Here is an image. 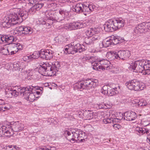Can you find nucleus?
I'll use <instances>...</instances> for the list:
<instances>
[{
    "label": "nucleus",
    "mask_w": 150,
    "mask_h": 150,
    "mask_svg": "<svg viewBox=\"0 0 150 150\" xmlns=\"http://www.w3.org/2000/svg\"><path fill=\"white\" fill-rule=\"evenodd\" d=\"M65 134L67 139L72 143L75 142H83L86 137L84 132L78 129H72L66 131L65 132Z\"/></svg>",
    "instance_id": "f257e3e1"
},
{
    "label": "nucleus",
    "mask_w": 150,
    "mask_h": 150,
    "mask_svg": "<svg viewBox=\"0 0 150 150\" xmlns=\"http://www.w3.org/2000/svg\"><path fill=\"white\" fill-rule=\"evenodd\" d=\"M98 84L97 80L88 79L84 81H79L74 84V86L75 89L80 91L83 89L92 90Z\"/></svg>",
    "instance_id": "f03ea898"
},
{
    "label": "nucleus",
    "mask_w": 150,
    "mask_h": 150,
    "mask_svg": "<svg viewBox=\"0 0 150 150\" xmlns=\"http://www.w3.org/2000/svg\"><path fill=\"white\" fill-rule=\"evenodd\" d=\"M73 7V11L78 13H83L85 15L87 16L94 11L96 6L92 4H83L81 3H79L74 6Z\"/></svg>",
    "instance_id": "7ed1b4c3"
},
{
    "label": "nucleus",
    "mask_w": 150,
    "mask_h": 150,
    "mask_svg": "<svg viewBox=\"0 0 150 150\" xmlns=\"http://www.w3.org/2000/svg\"><path fill=\"white\" fill-rule=\"evenodd\" d=\"M99 31L95 28H89L86 30V33L90 37H85L84 39V42L87 45H92L96 43L100 38L98 35Z\"/></svg>",
    "instance_id": "20e7f679"
},
{
    "label": "nucleus",
    "mask_w": 150,
    "mask_h": 150,
    "mask_svg": "<svg viewBox=\"0 0 150 150\" xmlns=\"http://www.w3.org/2000/svg\"><path fill=\"white\" fill-rule=\"evenodd\" d=\"M16 14H12L9 17L4 18L1 25L4 28H9L10 26L21 23V21L17 18V15Z\"/></svg>",
    "instance_id": "39448f33"
},
{
    "label": "nucleus",
    "mask_w": 150,
    "mask_h": 150,
    "mask_svg": "<svg viewBox=\"0 0 150 150\" xmlns=\"http://www.w3.org/2000/svg\"><path fill=\"white\" fill-rule=\"evenodd\" d=\"M16 14H12L9 17L4 18L1 25L4 28H9L10 26L21 23V21L17 18V15Z\"/></svg>",
    "instance_id": "423d86ee"
},
{
    "label": "nucleus",
    "mask_w": 150,
    "mask_h": 150,
    "mask_svg": "<svg viewBox=\"0 0 150 150\" xmlns=\"http://www.w3.org/2000/svg\"><path fill=\"white\" fill-rule=\"evenodd\" d=\"M33 88L32 86H28L26 87L22 88L19 92L21 94H23L24 98L27 100L33 102L35 100V93L34 94L31 93Z\"/></svg>",
    "instance_id": "0eeeda50"
},
{
    "label": "nucleus",
    "mask_w": 150,
    "mask_h": 150,
    "mask_svg": "<svg viewBox=\"0 0 150 150\" xmlns=\"http://www.w3.org/2000/svg\"><path fill=\"white\" fill-rule=\"evenodd\" d=\"M48 16L50 19L49 23H47L49 25H52L54 23L64 21V11L60 10L59 13H55L54 14L51 13L50 15L49 14Z\"/></svg>",
    "instance_id": "6e6552de"
},
{
    "label": "nucleus",
    "mask_w": 150,
    "mask_h": 150,
    "mask_svg": "<svg viewBox=\"0 0 150 150\" xmlns=\"http://www.w3.org/2000/svg\"><path fill=\"white\" fill-rule=\"evenodd\" d=\"M144 59L140 61H137L132 63L130 65V67L133 69L134 71L137 72H140L143 74L144 70Z\"/></svg>",
    "instance_id": "1a4fd4ad"
},
{
    "label": "nucleus",
    "mask_w": 150,
    "mask_h": 150,
    "mask_svg": "<svg viewBox=\"0 0 150 150\" xmlns=\"http://www.w3.org/2000/svg\"><path fill=\"white\" fill-rule=\"evenodd\" d=\"M101 92L105 95L112 96L118 93L117 88H112L108 85L104 86L100 90Z\"/></svg>",
    "instance_id": "9d476101"
},
{
    "label": "nucleus",
    "mask_w": 150,
    "mask_h": 150,
    "mask_svg": "<svg viewBox=\"0 0 150 150\" xmlns=\"http://www.w3.org/2000/svg\"><path fill=\"white\" fill-rule=\"evenodd\" d=\"M120 115H121V118H117L119 120H126L127 121H132L134 120L137 117V115L136 113L132 111L127 112L123 114L122 113H120Z\"/></svg>",
    "instance_id": "9b49d317"
},
{
    "label": "nucleus",
    "mask_w": 150,
    "mask_h": 150,
    "mask_svg": "<svg viewBox=\"0 0 150 150\" xmlns=\"http://www.w3.org/2000/svg\"><path fill=\"white\" fill-rule=\"evenodd\" d=\"M66 29L70 30H75L78 28H80L85 27L86 24L85 22H74L70 23L66 25Z\"/></svg>",
    "instance_id": "f8f14e48"
},
{
    "label": "nucleus",
    "mask_w": 150,
    "mask_h": 150,
    "mask_svg": "<svg viewBox=\"0 0 150 150\" xmlns=\"http://www.w3.org/2000/svg\"><path fill=\"white\" fill-rule=\"evenodd\" d=\"M54 52L50 50H41L40 51V57L43 59L50 60L53 56Z\"/></svg>",
    "instance_id": "ddd939ff"
},
{
    "label": "nucleus",
    "mask_w": 150,
    "mask_h": 150,
    "mask_svg": "<svg viewBox=\"0 0 150 150\" xmlns=\"http://www.w3.org/2000/svg\"><path fill=\"white\" fill-rule=\"evenodd\" d=\"M13 12V15L16 14L17 18L21 21V22L22 21L25 20L28 16V13L27 11H20V9L18 8H14Z\"/></svg>",
    "instance_id": "4468645a"
},
{
    "label": "nucleus",
    "mask_w": 150,
    "mask_h": 150,
    "mask_svg": "<svg viewBox=\"0 0 150 150\" xmlns=\"http://www.w3.org/2000/svg\"><path fill=\"white\" fill-rule=\"evenodd\" d=\"M22 46L19 43H13L8 45V49L10 55H13L16 53L18 51L22 49Z\"/></svg>",
    "instance_id": "2eb2a0df"
},
{
    "label": "nucleus",
    "mask_w": 150,
    "mask_h": 150,
    "mask_svg": "<svg viewBox=\"0 0 150 150\" xmlns=\"http://www.w3.org/2000/svg\"><path fill=\"white\" fill-rule=\"evenodd\" d=\"M113 19H110L104 25V30L107 32H112L116 30Z\"/></svg>",
    "instance_id": "dca6fc26"
},
{
    "label": "nucleus",
    "mask_w": 150,
    "mask_h": 150,
    "mask_svg": "<svg viewBox=\"0 0 150 150\" xmlns=\"http://www.w3.org/2000/svg\"><path fill=\"white\" fill-rule=\"evenodd\" d=\"M146 23H143L138 25L135 27L134 31L135 33L139 35L148 31Z\"/></svg>",
    "instance_id": "f3484780"
},
{
    "label": "nucleus",
    "mask_w": 150,
    "mask_h": 150,
    "mask_svg": "<svg viewBox=\"0 0 150 150\" xmlns=\"http://www.w3.org/2000/svg\"><path fill=\"white\" fill-rule=\"evenodd\" d=\"M10 128L9 130L11 129V131L15 132H20L23 130L24 128L23 124L18 122H15L13 124H11V126L9 127Z\"/></svg>",
    "instance_id": "a211bd4d"
},
{
    "label": "nucleus",
    "mask_w": 150,
    "mask_h": 150,
    "mask_svg": "<svg viewBox=\"0 0 150 150\" xmlns=\"http://www.w3.org/2000/svg\"><path fill=\"white\" fill-rule=\"evenodd\" d=\"M98 63H97V62L96 61H94L92 63L93 69L100 71V70H99V69H101L102 70H109L112 68V66H110V65L106 64L105 65H98Z\"/></svg>",
    "instance_id": "6ab92c4d"
},
{
    "label": "nucleus",
    "mask_w": 150,
    "mask_h": 150,
    "mask_svg": "<svg viewBox=\"0 0 150 150\" xmlns=\"http://www.w3.org/2000/svg\"><path fill=\"white\" fill-rule=\"evenodd\" d=\"M130 56V54L129 51H120L116 52V59H122L123 60L129 58Z\"/></svg>",
    "instance_id": "aec40b11"
},
{
    "label": "nucleus",
    "mask_w": 150,
    "mask_h": 150,
    "mask_svg": "<svg viewBox=\"0 0 150 150\" xmlns=\"http://www.w3.org/2000/svg\"><path fill=\"white\" fill-rule=\"evenodd\" d=\"M114 26L116 30L122 28L125 25V21L122 18H117L113 19Z\"/></svg>",
    "instance_id": "412c9836"
},
{
    "label": "nucleus",
    "mask_w": 150,
    "mask_h": 150,
    "mask_svg": "<svg viewBox=\"0 0 150 150\" xmlns=\"http://www.w3.org/2000/svg\"><path fill=\"white\" fill-rule=\"evenodd\" d=\"M13 66V69L15 71H21L25 68V65L24 64L20 62H14Z\"/></svg>",
    "instance_id": "4be33fe9"
},
{
    "label": "nucleus",
    "mask_w": 150,
    "mask_h": 150,
    "mask_svg": "<svg viewBox=\"0 0 150 150\" xmlns=\"http://www.w3.org/2000/svg\"><path fill=\"white\" fill-rule=\"evenodd\" d=\"M135 133L139 135L146 134L149 135L150 134V130L145 128L137 127L135 130Z\"/></svg>",
    "instance_id": "5701e85b"
},
{
    "label": "nucleus",
    "mask_w": 150,
    "mask_h": 150,
    "mask_svg": "<svg viewBox=\"0 0 150 150\" xmlns=\"http://www.w3.org/2000/svg\"><path fill=\"white\" fill-rule=\"evenodd\" d=\"M74 43H75V42H71V44L65 46L64 50L65 52H66L68 54H74L76 53V51L74 50Z\"/></svg>",
    "instance_id": "b1692460"
},
{
    "label": "nucleus",
    "mask_w": 150,
    "mask_h": 150,
    "mask_svg": "<svg viewBox=\"0 0 150 150\" xmlns=\"http://www.w3.org/2000/svg\"><path fill=\"white\" fill-rule=\"evenodd\" d=\"M5 92L7 94L9 95L8 96L11 97L13 96L16 97L19 93V92H17L15 89L11 88H7L5 90Z\"/></svg>",
    "instance_id": "393cba45"
},
{
    "label": "nucleus",
    "mask_w": 150,
    "mask_h": 150,
    "mask_svg": "<svg viewBox=\"0 0 150 150\" xmlns=\"http://www.w3.org/2000/svg\"><path fill=\"white\" fill-rule=\"evenodd\" d=\"M133 90L135 91H141L143 90L145 86L144 84L140 83L137 80L135 79Z\"/></svg>",
    "instance_id": "a878e982"
},
{
    "label": "nucleus",
    "mask_w": 150,
    "mask_h": 150,
    "mask_svg": "<svg viewBox=\"0 0 150 150\" xmlns=\"http://www.w3.org/2000/svg\"><path fill=\"white\" fill-rule=\"evenodd\" d=\"M8 128H9V126L7 128L6 126L0 125V137L6 135L5 134H9L11 135V134L10 130L8 129Z\"/></svg>",
    "instance_id": "bb28decb"
},
{
    "label": "nucleus",
    "mask_w": 150,
    "mask_h": 150,
    "mask_svg": "<svg viewBox=\"0 0 150 150\" xmlns=\"http://www.w3.org/2000/svg\"><path fill=\"white\" fill-rule=\"evenodd\" d=\"M74 42L75 43H74V50L76 51V53H80L85 50V47L83 45H81L79 43H76V42Z\"/></svg>",
    "instance_id": "cd10ccee"
},
{
    "label": "nucleus",
    "mask_w": 150,
    "mask_h": 150,
    "mask_svg": "<svg viewBox=\"0 0 150 150\" xmlns=\"http://www.w3.org/2000/svg\"><path fill=\"white\" fill-rule=\"evenodd\" d=\"M3 42H4L5 43H8L9 45L11 44L15 40L14 37L10 35H3Z\"/></svg>",
    "instance_id": "c85d7f7f"
},
{
    "label": "nucleus",
    "mask_w": 150,
    "mask_h": 150,
    "mask_svg": "<svg viewBox=\"0 0 150 150\" xmlns=\"http://www.w3.org/2000/svg\"><path fill=\"white\" fill-rule=\"evenodd\" d=\"M50 65L49 63H44L42 65H40L38 69V72L43 76H45L46 72V68Z\"/></svg>",
    "instance_id": "c756f323"
},
{
    "label": "nucleus",
    "mask_w": 150,
    "mask_h": 150,
    "mask_svg": "<svg viewBox=\"0 0 150 150\" xmlns=\"http://www.w3.org/2000/svg\"><path fill=\"white\" fill-rule=\"evenodd\" d=\"M46 72L45 76H53L57 72L56 71V69H53L51 66L48 65L46 68Z\"/></svg>",
    "instance_id": "7c9ffc66"
},
{
    "label": "nucleus",
    "mask_w": 150,
    "mask_h": 150,
    "mask_svg": "<svg viewBox=\"0 0 150 150\" xmlns=\"http://www.w3.org/2000/svg\"><path fill=\"white\" fill-rule=\"evenodd\" d=\"M94 114L92 111L89 110H85L83 113V116L88 120H90L93 118Z\"/></svg>",
    "instance_id": "2f4dec72"
},
{
    "label": "nucleus",
    "mask_w": 150,
    "mask_h": 150,
    "mask_svg": "<svg viewBox=\"0 0 150 150\" xmlns=\"http://www.w3.org/2000/svg\"><path fill=\"white\" fill-rule=\"evenodd\" d=\"M56 43L62 44L63 42H66L68 40L67 39L65 38L62 36L59 35L55 37L54 40Z\"/></svg>",
    "instance_id": "473e14b6"
},
{
    "label": "nucleus",
    "mask_w": 150,
    "mask_h": 150,
    "mask_svg": "<svg viewBox=\"0 0 150 150\" xmlns=\"http://www.w3.org/2000/svg\"><path fill=\"white\" fill-rule=\"evenodd\" d=\"M0 53L5 55H9L10 52L8 49V45L7 47L6 45L0 47Z\"/></svg>",
    "instance_id": "72a5a7b5"
},
{
    "label": "nucleus",
    "mask_w": 150,
    "mask_h": 150,
    "mask_svg": "<svg viewBox=\"0 0 150 150\" xmlns=\"http://www.w3.org/2000/svg\"><path fill=\"white\" fill-rule=\"evenodd\" d=\"M40 57V51H35L32 55L29 56V61H32L33 59H37Z\"/></svg>",
    "instance_id": "f704fd0d"
},
{
    "label": "nucleus",
    "mask_w": 150,
    "mask_h": 150,
    "mask_svg": "<svg viewBox=\"0 0 150 150\" xmlns=\"http://www.w3.org/2000/svg\"><path fill=\"white\" fill-rule=\"evenodd\" d=\"M98 63V65L99 64H100V65H105V64L110 65V62L107 59H98L97 60H96Z\"/></svg>",
    "instance_id": "c9c22d12"
},
{
    "label": "nucleus",
    "mask_w": 150,
    "mask_h": 150,
    "mask_svg": "<svg viewBox=\"0 0 150 150\" xmlns=\"http://www.w3.org/2000/svg\"><path fill=\"white\" fill-rule=\"evenodd\" d=\"M135 79H133L127 81L125 83V85L128 89L133 90L134 85V84Z\"/></svg>",
    "instance_id": "e433bc0d"
},
{
    "label": "nucleus",
    "mask_w": 150,
    "mask_h": 150,
    "mask_svg": "<svg viewBox=\"0 0 150 150\" xmlns=\"http://www.w3.org/2000/svg\"><path fill=\"white\" fill-rule=\"evenodd\" d=\"M116 55V52H108L106 55L108 58V59L112 60L115 59H116V56H115Z\"/></svg>",
    "instance_id": "4c0bfd02"
},
{
    "label": "nucleus",
    "mask_w": 150,
    "mask_h": 150,
    "mask_svg": "<svg viewBox=\"0 0 150 150\" xmlns=\"http://www.w3.org/2000/svg\"><path fill=\"white\" fill-rule=\"evenodd\" d=\"M102 44L104 47H106L112 45L110 38L106 39L103 41Z\"/></svg>",
    "instance_id": "58836bf2"
},
{
    "label": "nucleus",
    "mask_w": 150,
    "mask_h": 150,
    "mask_svg": "<svg viewBox=\"0 0 150 150\" xmlns=\"http://www.w3.org/2000/svg\"><path fill=\"white\" fill-rule=\"evenodd\" d=\"M33 31V29L31 28L29 26H24L23 33L30 34L32 33Z\"/></svg>",
    "instance_id": "ea45409f"
},
{
    "label": "nucleus",
    "mask_w": 150,
    "mask_h": 150,
    "mask_svg": "<svg viewBox=\"0 0 150 150\" xmlns=\"http://www.w3.org/2000/svg\"><path fill=\"white\" fill-rule=\"evenodd\" d=\"M116 119L115 118H105L103 120V122L105 124L111 123H114L116 122Z\"/></svg>",
    "instance_id": "a19ab883"
},
{
    "label": "nucleus",
    "mask_w": 150,
    "mask_h": 150,
    "mask_svg": "<svg viewBox=\"0 0 150 150\" xmlns=\"http://www.w3.org/2000/svg\"><path fill=\"white\" fill-rule=\"evenodd\" d=\"M51 67L53 69H56L55 71L57 72L60 67V64L59 62H55L52 63V66Z\"/></svg>",
    "instance_id": "79ce46f5"
},
{
    "label": "nucleus",
    "mask_w": 150,
    "mask_h": 150,
    "mask_svg": "<svg viewBox=\"0 0 150 150\" xmlns=\"http://www.w3.org/2000/svg\"><path fill=\"white\" fill-rule=\"evenodd\" d=\"M147 105V103L146 100L141 99L139 100V103L136 105L137 107H141L142 106H146Z\"/></svg>",
    "instance_id": "37998d69"
},
{
    "label": "nucleus",
    "mask_w": 150,
    "mask_h": 150,
    "mask_svg": "<svg viewBox=\"0 0 150 150\" xmlns=\"http://www.w3.org/2000/svg\"><path fill=\"white\" fill-rule=\"evenodd\" d=\"M144 70L143 72V74L145 75L146 74L149 75L150 74V69H148V67L149 66L148 64L147 63L144 64Z\"/></svg>",
    "instance_id": "c03bdc74"
},
{
    "label": "nucleus",
    "mask_w": 150,
    "mask_h": 150,
    "mask_svg": "<svg viewBox=\"0 0 150 150\" xmlns=\"http://www.w3.org/2000/svg\"><path fill=\"white\" fill-rule=\"evenodd\" d=\"M110 39L111 41L112 45H116L118 44V40L117 39V36H114L111 37Z\"/></svg>",
    "instance_id": "a18cd8bd"
},
{
    "label": "nucleus",
    "mask_w": 150,
    "mask_h": 150,
    "mask_svg": "<svg viewBox=\"0 0 150 150\" xmlns=\"http://www.w3.org/2000/svg\"><path fill=\"white\" fill-rule=\"evenodd\" d=\"M16 146H12V145H8L5 146L4 148L6 150H16Z\"/></svg>",
    "instance_id": "49530a36"
},
{
    "label": "nucleus",
    "mask_w": 150,
    "mask_h": 150,
    "mask_svg": "<svg viewBox=\"0 0 150 150\" xmlns=\"http://www.w3.org/2000/svg\"><path fill=\"white\" fill-rule=\"evenodd\" d=\"M47 17L48 18V21H47V23H46V22L45 21H43L42 23V25H44V27L46 28H49L50 27V26L52 25H48L47 24L48 23H49V22L50 21V19L49 18V16H47Z\"/></svg>",
    "instance_id": "de8ad7c7"
},
{
    "label": "nucleus",
    "mask_w": 150,
    "mask_h": 150,
    "mask_svg": "<svg viewBox=\"0 0 150 150\" xmlns=\"http://www.w3.org/2000/svg\"><path fill=\"white\" fill-rule=\"evenodd\" d=\"M1 110L4 111L6 110H8L11 108V106L8 104H5L1 106Z\"/></svg>",
    "instance_id": "09e8293b"
},
{
    "label": "nucleus",
    "mask_w": 150,
    "mask_h": 150,
    "mask_svg": "<svg viewBox=\"0 0 150 150\" xmlns=\"http://www.w3.org/2000/svg\"><path fill=\"white\" fill-rule=\"evenodd\" d=\"M38 2L36 3L34 5L36 10L37 11L39 10L44 5V4L42 3H38Z\"/></svg>",
    "instance_id": "8fccbe9b"
},
{
    "label": "nucleus",
    "mask_w": 150,
    "mask_h": 150,
    "mask_svg": "<svg viewBox=\"0 0 150 150\" xmlns=\"http://www.w3.org/2000/svg\"><path fill=\"white\" fill-rule=\"evenodd\" d=\"M24 26H20L17 27L16 30L17 31L22 32V33H23L24 31Z\"/></svg>",
    "instance_id": "3c124183"
},
{
    "label": "nucleus",
    "mask_w": 150,
    "mask_h": 150,
    "mask_svg": "<svg viewBox=\"0 0 150 150\" xmlns=\"http://www.w3.org/2000/svg\"><path fill=\"white\" fill-rule=\"evenodd\" d=\"M46 0H29V3L31 4H36L37 2H38L40 1H45Z\"/></svg>",
    "instance_id": "603ef678"
},
{
    "label": "nucleus",
    "mask_w": 150,
    "mask_h": 150,
    "mask_svg": "<svg viewBox=\"0 0 150 150\" xmlns=\"http://www.w3.org/2000/svg\"><path fill=\"white\" fill-rule=\"evenodd\" d=\"M104 104V103H103L101 104H97L98 106V108L99 109H107L108 107H105Z\"/></svg>",
    "instance_id": "864d4df0"
},
{
    "label": "nucleus",
    "mask_w": 150,
    "mask_h": 150,
    "mask_svg": "<svg viewBox=\"0 0 150 150\" xmlns=\"http://www.w3.org/2000/svg\"><path fill=\"white\" fill-rule=\"evenodd\" d=\"M36 11H37L36 10V9L34 6L31 7L29 9V12L30 13H33L35 12Z\"/></svg>",
    "instance_id": "5fc2aeb1"
},
{
    "label": "nucleus",
    "mask_w": 150,
    "mask_h": 150,
    "mask_svg": "<svg viewBox=\"0 0 150 150\" xmlns=\"http://www.w3.org/2000/svg\"><path fill=\"white\" fill-rule=\"evenodd\" d=\"M113 127L115 129H119L121 127V126L118 124H115L113 125Z\"/></svg>",
    "instance_id": "6e6d98bb"
},
{
    "label": "nucleus",
    "mask_w": 150,
    "mask_h": 150,
    "mask_svg": "<svg viewBox=\"0 0 150 150\" xmlns=\"http://www.w3.org/2000/svg\"><path fill=\"white\" fill-rule=\"evenodd\" d=\"M139 100L138 99H135L132 100V103L133 104H135V106L137 105L139 103Z\"/></svg>",
    "instance_id": "4d7b16f0"
},
{
    "label": "nucleus",
    "mask_w": 150,
    "mask_h": 150,
    "mask_svg": "<svg viewBox=\"0 0 150 150\" xmlns=\"http://www.w3.org/2000/svg\"><path fill=\"white\" fill-rule=\"evenodd\" d=\"M83 58L84 59H85L86 60H89L91 59H93V57H91V56H90L88 55H86L85 56H84Z\"/></svg>",
    "instance_id": "13d9d810"
},
{
    "label": "nucleus",
    "mask_w": 150,
    "mask_h": 150,
    "mask_svg": "<svg viewBox=\"0 0 150 150\" xmlns=\"http://www.w3.org/2000/svg\"><path fill=\"white\" fill-rule=\"evenodd\" d=\"M117 39L118 40V44L120 43L121 42H123L124 41V39L122 38H121L118 36H117Z\"/></svg>",
    "instance_id": "bf43d9fd"
},
{
    "label": "nucleus",
    "mask_w": 150,
    "mask_h": 150,
    "mask_svg": "<svg viewBox=\"0 0 150 150\" xmlns=\"http://www.w3.org/2000/svg\"><path fill=\"white\" fill-rule=\"evenodd\" d=\"M144 64L147 63L148 64V65L149 66V67H148V69H150V61L147 60V59H144Z\"/></svg>",
    "instance_id": "052dcab7"
},
{
    "label": "nucleus",
    "mask_w": 150,
    "mask_h": 150,
    "mask_svg": "<svg viewBox=\"0 0 150 150\" xmlns=\"http://www.w3.org/2000/svg\"><path fill=\"white\" fill-rule=\"evenodd\" d=\"M149 122L147 121H142L141 122V124L143 125L144 126H147L149 125Z\"/></svg>",
    "instance_id": "680f3d73"
},
{
    "label": "nucleus",
    "mask_w": 150,
    "mask_h": 150,
    "mask_svg": "<svg viewBox=\"0 0 150 150\" xmlns=\"http://www.w3.org/2000/svg\"><path fill=\"white\" fill-rule=\"evenodd\" d=\"M36 150H48V149L45 147H39Z\"/></svg>",
    "instance_id": "e2e57ef3"
},
{
    "label": "nucleus",
    "mask_w": 150,
    "mask_h": 150,
    "mask_svg": "<svg viewBox=\"0 0 150 150\" xmlns=\"http://www.w3.org/2000/svg\"><path fill=\"white\" fill-rule=\"evenodd\" d=\"M23 61H26L27 60H29V56H25L23 57Z\"/></svg>",
    "instance_id": "0e129e2a"
},
{
    "label": "nucleus",
    "mask_w": 150,
    "mask_h": 150,
    "mask_svg": "<svg viewBox=\"0 0 150 150\" xmlns=\"http://www.w3.org/2000/svg\"><path fill=\"white\" fill-rule=\"evenodd\" d=\"M3 35H0V43H3Z\"/></svg>",
    "instance_id": "69168bd1"
},
{
    "label": "nucleus",
    "mask_w": 150,
    "mask_h": 150,
    "mask_svg": "<svg viewBox=\"0 0 150 150\" xmlns=\"http://www.w3.org/2000/svg\"><path fill=\"white\" fill-rule=\"evenodd\" d=\"M104 105H105V107H108L107 109L110 108L111 107V106L110 105V104H106V103H104Z\"/></svg>",
    "instance_id": "338daca9"
},
{
    "label": "nucleus",
    "mask_w": 150,
    "mask_h": 150,
    "mask_svg": "<svg viewBox=\"0 0 150 150\" xmlns=\"http://www.w3.org/2000/svg\"><path fill=\"white\" fill-rule=\"evenodd\" d=\"M146 25L148 30L150 29V22L146 23Z\"/></svg>",
    "instance_id": "774afa93"
}]
</instances>
